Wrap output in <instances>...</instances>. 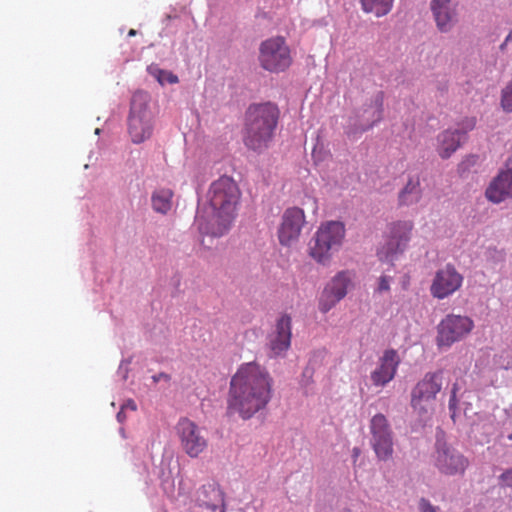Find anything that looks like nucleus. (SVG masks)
I'll return each mask as SVG.
<instances>
[{"mask_svg":"<svg viewBox=\"0 0 512 512\" xmlns=\"http://www.w3.org/2000/svg\"><path fill=\"white\" fill-rule=\"evenodd\" d=\"M241 197L237 183L229 176L213 181L207 192L208 205L198 211L195 226L201 243L210 247L215 238L226 235L236 219Z\"/></svg>","mask_w":512,"mask_h":512,"instance_id":"1","label":"nucleus"},{"mask_svg":"<svg viewBox=\"0 0 512 512\" xmlns=\"http://www.w3.org/2000/svg\"><path fill=\"white\" fill-rule=\"evenodd\" d=\"M273 379L269 372L255 362L242 364L232 376L228 410L242 419H250L266 408L272 398Z\"/></svg>","mask_w":512,"mask_h":512,"instance_id":"2","label":"nucleus"},{"mask_svg":"<svg viewBox=\"0 0 512 512\" xmlns=\"http://www.w3.org/2000/svg\"><path fill=\"white\" fill-rule=\"evenodd\" d=\"M280 118L275 103L251 104L246 110L243 128V143L247 149L258 154L266 151L273 142Z\"/></svg>","mask_w":512,"mask_h":512,"instance_id":"3","label":"nucleus"},{"mask_svg":"<svg viewBox=\"0 0 512 512\" xmlns=\"http://www.w3.org/2000/svg\"><path fill=\"white\" fill-rule=\"evenodd\" d=\"M346 229L342 222L327 221L322 223L308 245V254L318 264L327 265L332 253L342 246Z\"/></svg>","mask_w":512,"mask_h":512,"instance_id":"4","label":"nucleus"},{"mask_svg":"<svg viewBox=\"0 0 512 512\" xmlns=\"http://www.w3.org/2000/svg\"><path fill=\"white\" fill-rule=\"evenodd\" d=\"M150 98L146 92L133 94L128 117V133L131 141L140 144L153 133V113L149 106Z\"/></svg>","mask_w":512,"mask_h":512,"instance_id":"5","label":"nucleus"},{"mask_svg":"<svg viewBox=\"0 0 512 512\" xmlns=\"http://www.w3.org/2000/svg\"><path fill=\"white\" fill-rule=\"evenodd\" d=\"M260 66L271 73L286 71L293 62L291 49L283 36H273L259 46Z\"/></svg>","mask_w":512,"mask_h":512,"instance_id":"6","label":"nucleus"},{"mask_svg":"<svg viewBox=\"0 0 512 512\" xmlns=\"http://www.w3.org/2000/svg\"><path fill=\"white\" fill-rule=\"evenodd\" d=\"M414 223L411 220H397L388 225L387 242L377 251L380 261L393 262L408 248Z\"/></svg>","mask_w":512,"mask_h":512,"instance_id":"7","label":"nucleus"},{"mask_svg":"<svg viewBox=\"0 0 512 512\" xmlns=\"http://www.w3.org/2000/svg\"><path fill=\"white\" fill-rule=\"evenodd\" d=\"M474 328L468 316L448 314L437 325L436 344L438 348H450L454 343L468 336Z\"/></svg>","mask_w":512,"mask_h":512,"instance_id":"8","label":"nucleus"},{"mask_svg":"<svg viewBox=\"0 0 512 512\" xmlns=\"http://www.w3.org/2000/svg\"><path fill=\"white\" fill-rule=\"evenodd\" d=\"M355 272L342 270L325 285L318 302V309L325 314L333 309L354 287Z\"/></svg>","mask_w":512,"mask_h":512,"instance_id":"9","label":"nucleus"},{"mask_svg":"<svg viewBox=\"0 0 512 512\" xmlns=\"http://www.w3.org/2000/svg\"><path fill=\"white\" fill-rule=\"evenodd\" d=\"M442 387L441 372L427 373L413 388L411 406L420 416L433 410L436 395Z\"/></svg>","mask_w":512,"mask_h":512,"instance_id":"10","label":"nucleus"},{"mask_svg":"<svg viewBox=\"0 0 512 512\" xmlns=\"http://www.w3.org/2000/svg\"><path fill=\"white\" fill-rule=\"evenodd\" d=\"M371 447L380 461L392 459L394 453L393 432L389 421L382 413L375 414L370 421Z\"/></svg>","mask_w":512,"mask_h":512,"instance_id":"11","label":"nucleus"},{"mask_svg":"<svg viewBox=\"0 0 512 512\" xmlns=\"http://www.w3.org/2000/svg\"><path fill=\"white\" fill-rule=\"evenodd\" d=\"M181 448L191 458H197L208 448L203 430L192 420L181 418L176 425Z\"/></svg>","mask_w":512,"mask_h":512,"instance_id":"12","label":"nucleus"},{"mask_svg":"<svg viewBox=\"0 0 512 512\" xmlns=\"http://www.w3.org/2000/svg\"><path fill=\"white\" fill-rule=\"evenodd\" d=\"M434 466L441 474L462 475L469 465L468 459L459 451L438 440L433 455Z\"/></svg>","mask_w":512,"mask_h":512,"instance_id":"13","label":"nucleus"},{"mask_svg":"<svg viewBox=\"0 0 512 512\" xmlns=\"http://www.w3.org/2000/svg\"><path fill=\"white\" fill-rule=\"evenodd\" d=\"M463 276L454 265L446 264L436 271L430 286V293L436 299H445L458 291L463 284Z\"/></svg>","mask_w":512,"mask_h":512,"instance_id":"14","label":"nucleus"},{"mask_svg":"<svg viewBox=\"0 0 512 512\" xmlns=\"http://www.w3.org/2000/svg\"><path fill=\"white\" fill-rule=\"evenodd\" d=\"M305 224L304 211L298 207H291L284 211L278 228V239L281 245L291 246L300 237Z\"/></svg>","mask_w":512,"mask_h":512,"instance_id":"15","label":"nucleus"},{"mask_svg":"<svg viewBox=\"0 0 512 512\" xmlns=\"http://www.w3.org/2000/svg\"><path fill=\"white\" fill-rule=\"evenodd\" d=\"M488 201L499 204L512 198V156L505 163V168L491 180L485 190Z\"/></svg>","mask_w":512,"mask_h":512,"instance_id":"16","label":"nucleus"},{"mask_svg":"<svg viewBox=\"0 0 512 512\" xmlns=\"http://www.w3.org/2000/svg\"><path fill=\"white\" fill-rule=\"evenodd\" d=\"M292 319L288 314L281 315L274 330L268 336V346L273 356L285 354L291 346Z\"/></svg>","mask_w":512,"mask_h":512,"instance_id":"17","label":"nucleus"},{"mask_svg":"<svg viewBox=\"0 0 512 512\" xmlns=\"http://www.w3.org/2000/svg\"><path fill=\"white\" fill-rule=\"evenodd\" d=\"M400 357L396 350H385L379 360V365L371 372L372 384L376 387H384L392 381L397 373Z\"/></svg>","mask_w":512,"mask_h":512,"instance_id":"18","label":"nucleus"},{"mask_svg":"<svg viewBox=\"0 0 512 512\" xmlns=\"http://www.w3.org/2000/svg\"><path fill=\"white\" fill-rule=\"evenodd\" d=\"M453 0H431L430 9L432 11L436 26L439 31L449 32L456 23L457 11Z\"/></svg>","mask_w":512,"mask_h":512,"instance_id":"19","label":"nucleus"},{"mask_svg":"<svg viewBox=\"0 0 512 512\" xmlns=\"http://www.w3.org/2000/svg\"><path fill=\"white\" fill-rule=\"evenodd\" d=\"M463 141L459 131L446 129L437 136L436 151L442 159H448L457 151Z\"/></svg>","mask_w":512,"mask_h":512,"instance_id":"20","label":"nucleus"},{"mask_svg":"<svg viewBox=\"0 0 512 512\" xmlns=\"http://www.w3.org/2000/svg\"><path fill=\"white\" fill-rule=\"evenodd\" d=\"M422 198V187L419 176H410L405 186L398 193L399 206H411L419 203Z\"/></svg>","mask_w":512,"mask_h":512,"instance_id":"21","label":"nucleus"},{"mask_svg":"<svg viewBox=\"0 0 512 512\" xmlns=\"http://www.w3.org/2000/svg\"><path fill=\"white\" fill-rule=\"evenodd\" d=\"M174 192L170 188L156 189L151 195L152 208L156 213L167 214L172 208Z\"/></svg>","mask_w":512,"mask_h":512,"instance_id":"22","label":"nucleus"},{"mask_svg":"<svg viewBox=\"0 0 512 512\" xmlns=\"http://www.w3.org/2000/svg\"><path fill=\"white\" fill-rule=\"evenodd\" d=\"M360 3L364 12L381 17L391 11L393 0H360Z\"/></svg>","mask_w":512,"mask_h":512,"instance_id":"23","label":"nucleus"},{"mask_svg":"<svg viewBox=\"0 0 512 512\" xmlns=\"http://www.w3.org/2000/svg\"><path fill=\"white\" fill-rule=\"evenodd\" d=\"M148 72L152 75L162 86L166 83L176 84L178 83V77L170 71L160 69L158 66H149Z\"/></svg>","mask_w":512,"mask_h":512,"instance_id":"24","label":"nucleus"},{"mask_svg":"<svg viewBox=\"0 0 512 512\" xmlns=\"http://www.w3.org/2000/svg\"><path fill=\"white\" fill-rule=\"evenodd\" d=\"M477 119L474 116L464 117L457 123V128L454 131L461 133V138L465 141V136L468 132L472 131L476 127Z\"/></svg>","mask_w":512,"mask_h":512,"instance_id":"25","label":"nucleus"},{"mask_svg":"<svg viewBox=\"0 0 512 512\" xmlns=\"http://www.w3.org/2000/svg\"><path fill=\"white\" fill-rule=\"evenodd\" d=\"M501 106L504 111L512 112V81L502 90Z\"/></svg>","mask_w":512,"mask_h":512,"instance_id":"26","label":"nucleus"},{"mask_svg":"<svg viewBox=\"0 0 512 512\" xmlns=\"http://www.w3.org/2000/svg\"><path fill=\"white\" fill-rule=\"evenodd\" d=\"M419 512H439V507L434 506L425 498H421L418 504Z\"/></svg>","mask_w":512,"mask_h":512,"instance_id":"27","label":"nucleus"},{"mask_svg":"<svg viewBox=\"0 0 512 512\" xmlns=\"http://www.w3.org/2000/svg\"><path fill=\"white\" fill-rule=\"evenodd\" d=\"M499 483L503 487L512 488V468L507 469L499 476Z\"/></svg>","mask_w":512,"mask_h":512,"instance_id":"28","label":"nucleus"},{"mask_svg":"<svg viewBox=\"0 0 512 512\" xmlns=\"http://www.w3.org/2000/svg\"><path fill=\"white\" fill-rule=\"evenodd\" d=\"M390 281V277L386 275L381 276L378 281L377 291L379 293L388 292L390 290Z\"/></svg>","mask_w":512,"mask_h":512,"instance_id":"29","label":"nucleus"},{"mask_svg":"<svg viewBox=\"0 0 512 512\" xmlns=\"http://www.w3.org/2000/svg\"><path fill=\"white\" fill-rule=\"evenodd\" d=\"M478 160V157L475 156V155H470L468 157H466L459 165V170L460 171H465L466 169H468L470 166H473L476 164Z\"/></svg>","mask_w":512,"mask_h":512,"instance_id":"30","label":"nucleus"},{"mask_svg":"<svg viewBox=\"0 0 512 512\" xmlns=\"http://www.w3.org/2000/svg\"><path fill=\"white\" fill-rule=\"evenodd\" d=\"M512 44V30L509 32V34L506 36L504 42L500 45L499 49L501 52H506L508 46Z\"/></svg>","mask_w":512,"mask_h":512,"instance_id":"31","label":"nucleus"},{"mask_svg":"<svg viewBox=\"0 0 512 512\" xmlns=\"http://www.w3.org/2000/svg\"><path fill=\"white\" fill-rule=\"evenodd\" d=\"M457 406V399H456V387L453 388L451 397L449 399V409L455 410Z\"/></svg>","mask_w":512,"mask_h":512,"instance_id":"32","label":"nucleus"},{"mask_svg":"<svg viewBox=\"0 0 512 512\" xmlns=\"http://www.w3.org/2000/svg\"><path fill=\"white\" fill-rule=\"evenodd\" d=\"M361 454V449L359 447H354L352 449V459H353V463H356L357 459L359 458Z\"/></svg>","mask_w":512,"mask_h":512,"instance_id":"33","label":"nucleus"},{"mask_svg":"<svg viewBox=\"0 0 512 512\" xmlns=\"http://www.w3.org/2000/svg\"><path fill=\"white\" fill-rule=\"evenodd\" d=\"M374 111H382V97L381 96H377L376 100H375V108H374Z\"/></svg>","mask_w":512,"mask_h":512,"instance_id":"34","label":"nucleus"},{"mask_svg":"<svg viewBox=\"0 0 512 512\" xmlns=\"http://www.w3.org/2000/svg\"><path fill=\"white\" fill-rule=\"evenodd\" d=\"M210 488H211L212 493H214L215 496L218 497V503L222 504L223 503V498H222L220 490L217 489V488H214V487H210Z\"/></svg>","mask_w":512,"mask_h":512,"instance_id":"35","label":"nucleus"},{"mask_svg":"<svg viewBox=\"0 0 512 512\" xmlns=\"http://www.w3.org/2000/svg\"><path fill=\"white\" fill-rule=\"evenodd\" d=\"M303 376L311 379L313 376V370L310 368H305L303 371Z\"/></svg>","mask_w":512,"mask_h":512,"instance_id":"36","label":"nucleus"},{"mask_svg":"<svg viewBox=\"0 0 512 512\" xmlns=\"http://www.w3.org/2000/svg\"><path fill=\"white\" fill-rule=\"evenodd\" d=\"M161 378L168 380L169 376L167 374L160 373L159 375L153 377L155 382L159 381Z\"/></svg>","mask_w":512,"mask_h":512,"instance_id":"37","label":"nucleus"},{"mask_svg":"<svg viewBox=\"0 0 512 512\" xmlns=\"http://www.w3.org/2000/svg\"><path fill=\"white\" fill-rule=\"evenodd\" d=\"M123 407H129L131 410H136V404L133 400H129Z\"/></svg>","mask_w":512,"mask_h":512,"instance_id":"38","label":"nucleus"},{"mask_svg":"<svg viewBox=\"0 0 512 512\" xmlns=\"http://www.w3.org/2000/svg\"><path fill=\"white\" fill-rule=\"evenodd\" d=\"M374 122L369 124V125H366V126H363L360 130V132H364L366 130H368L369 128H371L373 126Z\"/></svg>","mask_w":512,"mask_h":512,"instance_id":"39","label":"nucleus"},{"mask_svg":"<svg viewBox=\"0 0 512 512\" xmlns=\"http://www.w3.org/2000/svg\"><path fill=\"white\" fill-rule=\"evenodd\" d=\"M136 33H137V32H136V30H134V29H130V30H129V32H128V36H129V37L135 36V35H136Z\"/></svg>","mask_w":512,"mask_h":512,"instance_id":"40","label":"nucleus"},{"mask_svg":"<svg viewBox=\"0 0 512 512\" xmlns=\"http://www.w3.org/2000/svg\"><path fill=\"white\" fill-rule=\"evenodd\" d=\"M346 134H347L348 136H351V135H354V134H355V132H354L353 130H351V129H348V130L346 131Z\"/></svg>","mask_w":512,"mask_h":512,"instance_id":"41","label":"nucleus"},{"mask_svg":"<svg viewBox=\"0 0 512 512\" xmlns=\"http://www.w3.org/2000/svg\"><path fill=\"white\" fill-rule=\"evenodd\" d=\"M207 506H209V507H211L213 510H215V509L218 507V504H212V505L207 504Z\"/></svg>","mask_w":512,"mask_h":512,"instance_id":"42","label":"nucleus"},{"mask_svg":"<svg viewBox=\"0 0 512 512\" xmlns=\"http://www.w3.org/2000/svg\"><path fill=\"white\" fill-rule=\"evenodd\" d=\"M508 439L512 441V432L508 435Z\"/></svg>","mask_w":512,"mask_h":512,"instance_id":"43","label":"nucleus"}]
</instances>
